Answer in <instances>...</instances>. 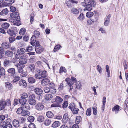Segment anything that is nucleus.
Wrapping results in <instances>:
<instances>
[{"mask_svg": "<svg viewBox=\"0 0 128 128\" xmlns=\"http://www.w3.org/2000/svg\"><path fill=\"white\" fill-rule=\"evenodd\" d=\"M27 62V59L25 58H20L19 60L20 64H26Z\"/></svg>", "mask_w": 128, "mask_h": 128, "instance_id": "obj_21", "label": "nucleus"}, {"mask_svg": "<svg viewBox=\"0 0 128 128\" xmlns=\"http://www.w3.org/2000/svg\"><path fill=\"white\" fill-rule=\"evenodd\" d=\"M51 122V120L47 119L44 121V124L45 125L48 126L50 124Z\"/></svg>", "mask_w": 128, "mask_h": 128, "instance_id": "obj_47", "label": "nucleus"}, {"mask_svg": "<svg viewBox=\"0 0 128 128\" xmlns=\"http://www.w3.org/2000/svg\"><path fill=\"white\" fill-rule=\"evenodd\" d=\"M28 126L29 128H36V126L33 123L30 124Z\"/></svg>", "mask_w": 128, "mask_h": 128, "instance_id": "obj_64", "label": "nucleus"}, {"mask_svg": "<svg viewBox=\"0 0 128 128\" xmlns=\"http://www.w3.org/2000/svg\"><path fill=\"white\" fill-rule=\"evenodd\" d=\"M35 93L37 94L40 95L42 94L43 90L40 88H36L34 89Z\"/></svg>", "mask_w": 128, "mask_h": 128, "instance_id": "obj_23", "label": "nucleus"}, {"mask_svg": "<svg viewBox=\"0 0 128 128\" xmlns=\"http://www.w3.org/2000/svg\"><path fill=\"white\" fill-rule=\"evenodd\" d=\"M5 54L6 56L12 57L13 56V52L10 50H7L6 51Z\"/></svg>", "mask_w": 128, "mask_h": 128, "instance_id": "obj_25", "label": "nucleus"}, {"mask_svg": "<svg viewBox=\"0 0 128 128\" xmlns=\"http://www.w3.org/2000/svg\"><path fill=\"white\" fill-rule=\"evenodd\" d=\"M28 80L29 82L31 84L34 83L36 82L34 78L31 76H30L28 77Z\"/></svg>", "mask_w": 128, "mask_h": 128, "instance_id": "obj_30", "label": "nucleus"}, {"mask_svg": "<svg viewBox=\"0 0 128 128\" xmlns=\"http://www.w3.org/2000/svg\"><path fill=\"white\" fill-rule=\"evenodd\" d=\"M76 86L77 89H80L82 87L80 82L79 81L77 82L76 84Z\"/></svg>", "mask_w": 128, "mask_h": 128, "instance_id": "obj_51", "label": "nucleus"}, {"mask_svg": "<svg viewBox=\"0 0 128 128\" xmlns=\"http://www.w3.org/2000/svg\"><path fill=\"white\" fill-rule=\"evenodd\" d=\"M30 114V112L26 110H24L22 111L21 115L22 116H27Z\"/></svg>", "mask_w": 128, "mask_h": 128, "instance_id": "obj_39", "label": "nucleus"}, {"mask_svg": "<svg viewBox=\"0 0 128 128\" xmlns=\"http://www.w3.org/2000/svg\"><path fill=\"white\" fill-rule=\"evenodd\" d=\"M8 12L7 8H6L3 9L0 13V14L2 16L6 15L7 14Z\"/></svg>", "mask_w": 128, "mask_h": 128, "instance_id": "obj_32", "label": "nucleus"}, {"mask_svg": "<svg viewBox=\"0 0 128 128\" xmlns=\"http://www.w3.org/2000/svg\"><path fill=\"white\" fill-rule=\"evenodd\" d=\"M18 31L16 27L12 28L7 30V33L11 36H14L16 33Z\"/></svg>", "mask_w": 128, "mask_h": 128, "instance_id": "obj_5", "label": "nucleus"}, {"mask_svg": "<svg viewBox=\"0 0 128 128\" xmlns=\"http://www.w3.org/2000/svg\"><path fill=\"white\" fill-rule=\"evenodd\" d=\"M33 47L32 46H29L26 49V51L27 52H29L32 50Z\"/></svg>", "mask_w": 128, "mask_h": 128, "instance_id": "obj_63", "label": "nucleus"}, {"mask_svg": "<svg viewBox=\"0 0 128 128\" xmlns=\"http://www.w3.org/2000/svg\"><path fill=\"white\" fill-rule=\"evenodd\" d=\"M64 83H63V82L62 83H61L60 85L59 86L58 88V90H62L64 88Z\"/></svg>", "mask_w": 128, "mask_h": 128, "instance_id": "obj_56", "label": "nucleus"}, {"mask_svg": "<svg viewBox=\"0 0 128 128\" xmlns=\"http://www.w3.org/2000/svg\"><path fill=\"white\" fill-rule=\"evenodd\" d=\"M5 70L3 68H0V78L2 76L4 75L5 74Z\"/></svg>", "mask_w": 128, "mask_h": 128, "instance_id": "obj_34", "label": "nucleus"}, {"mask_svg": "<svg viewBox=\"0 0 128 128\" xmlns=\"http://www.w3.org/2000/svg\"><path fill=\"white\" fill-rule=\"evenodd\" d=\"M60 44L56 45L55 47L54 51V52H56L58 50L60 47Z\"/></svg>", "mask_w": 128, "mask_h": 128, "instance_id": "obj_57", "label": "nucleus"}, {"mask_svg": "<svg viewBox=\"0 0 128 128\" xmlns=\"http://www.w3.org/2000/svg\"><path fill=\"white\" fill-rule=\"evenodd\" d=\"M84 14L83 13H81L80 15L78 17V19L80 20H82L84 19Z\"/></svg>", "mask_w": 128, "mask_h": 128, "instance_id": "obj_55", "label": "nucleus"}, {"mask_svg": "<svg viewBox=\"0 0 128 128\" xmlns=\"http://www.w3.org/2000/svg\"><path fill=\"white\" fill-rule=\"evenodd\" d=\"M7 72L11 76H14L16 74V70L14 68H10L8 69Z\"/></svg>", "mask_w": 128, "mask_h": 128, "instance_id": "obj_8", "label": "nucleus"}, {"mask_svg": "<svg viewBox=\"0 0 128 128\" xmlns=\"http://www.w3.org/2000/svg\"><path fill=\"white\" fill-rule=\"evenodd\" d=\"M21 107L22 109V110H29L30 108L28 104H24L22 105Z\"/></svg>", "mask_w": 128, "mask_h": 128, "instance_id": "obj_22", "label": "nucleus"}, {"mask_svg": "<svg viewBox=\"0 0 128 128\" xmlns=\"http://www.w3.org/2000/svg\"><path fill=\"white\" fill-rule=\"evenodd\" d=\"M85 2H88L85 8L86 10L88 11L91 10L92 7H94L96 5L95 2L92 0H85Z\"/></svg>", "mask_w": 128, "mask_h": 128, "instance_id": "obj_3", "label": "nucleus"}, {"mask_svg": "<svg viewBox=\"0 0 128 128\" xmlns=\"http://www.w3.org/2000/svg\"><path fill=\"white\" fill-rule=\"evenodd\" d=\"M18 121L20 124L24 123L25 122V118L22 117H19L18 118Z\"/></svg>", "mask_w": 128, "mask_h": 128, "instance_id": "obj_40", "label": "nucleus"}, {"mask_svg": "<svg viewBox=\"0 0 128 128\" xmlns=\"http://www.w3.org/2000/svg\"><path fill=\"white\" fill-rule=\"evenodd\" d=\"M9 46V43L7 42H5L2 43V47L3 48H8Z\"/></svg>", "mask_w": 128, "mask_h": 128, "instance_id": "obj_35", "label": "nucleus"}, {"mask_svg": "<svg viewBox=\"0 0 128 128\" xmlns=\"http://www.w3.org/2000/svg\"><path fill=\"white\" fill-rule=\"evenodd\" d=\"M27 119L28 121L30 122H32L34 121V118L33 116H30L28 117Z\"/></svg>", "mask_w": 128, "mask_h": 128, "instance_id": "obj_43", "label": "nucleus"}, {"mask_svg": "<svg viewBox=\"0 0 128 128\" xmlns=\"http://www.w3.org/2000/svg\"><path fill=\"white\" fill-rule=\"evenodd\" d=\"M50 93L53 94H55L56 92V90L54 88H50Z\"/></svg>", "mask_w": 128, "mask_h": 128, "instance_id": "obj_61", "label": "nucleus"}, {"mask_svg": "<svg viewBox=\"0 0 128 128\" xmlns=\"http://www.w3.org/2000/svg\"><path fill=\"white\" fill-rule=\"evenodd\" d=\"M19 15V13L17 12H12L11 13L10 15L11 16L13 17L14 18H15L16 20L17 21V22L14 23L13 24L18 26L21 24V23L20 21V18Z\"/></svg>", "mask_w": 128, "mask_h": 128, "instance_id": "obj_2", "label": "nucleus"}, {"mask_svg": "<svg viewBox=\"0 0 128 128\" xmlns=\"http://www.w3.org/2000/svg\"><path fill=\"white\" fill-rule=\"evenodd\" d=\"M22 56V55L18 53L15 54V57L17 59H19L20 58H21Z\"/></svg>", "mask_w": 128, "mask_h": 128, "instance_id": "obj_62", "label": "nucleus"}, {"mask_svg": "<svg viewBox=\"0 0 128 128\" xmlns=\"http://www.w3.org/2000/svg\"><path fill=\"white\" fill-rule=\"evenodd\" d=\"M50 82V80L48 79H44L42 80L41 84L43 86H46L49 84Z\"/></svg>", "mask_w": 128, "mask_h": 128, "instance_id": "obj_9", "label": "nucleus"}, {"mask_svg": "<svg viewBox=\"0 0 128 128\" xmlns=\"http://www.w3.org/2000/svg\"><path fill=\"white\" fill-rule=\"evenodd\" d=\"M26 30L25 28H22L19 31V34L21 35L24 34L25 33Z\"/></svg>", "mask_w": 128, "mask_h": 128, "instance_id": "obj_48", "label": "nucleus"}, {"mask_svg": "<svg viewBox=\"0 0 128 128\" xmlns=\"http://www.w3.org/2000/svg\"><path fill=\"white\" fill-rule=\"evenodd\" d=\"M79 109L78 108H74L72 110V113L74 114H78Z\"/></svg>", "mask_w": 128, "mask_h": 128, "instance_id": "obj_59", "label": "nucleus"}, {"mask_svg": "<svg viewBox=\"0 0 128 128\" xmlns=\"http://www.w3.org/2000/svg\"><path fill=\"white\" fill-rule=\"evenodd\" d=\"M35 106L36 109L38 111H40L42 110L44 108V104L41 103H38Z\"/></svg>", "mask_w": 128, "mask_h": 128, "instance_id": "obj_7", "label": "nucleus"}, {"mask_svg": "<svg viewBox=\"0 0 128 128\" xmlns=\"http://www.w3.org/2000/svg\"><path fill=\"white\" fill-rule=\"evenodd\" d=\"M5 101L3 100H0V110H3L6 106Z\"/></svg>", "mask_w": 128, "mask_h": 128, "instance_id": "obj_20", "label": "nucleus"}, {"mask_svg": "<svg viewBox=\"0 0 128 128\" xmlns=\"http://www.w3.org/2000/svg\"><path fill=\"white\" fill-rule=\"evenodd\" d=\"M44 50L43 48L41 46L39 47L35 48V50L36 52L38 54H40Z\"/></svg>", "mask_w": 128, "mask_h": 128, "instance_id": "obj_17", "label": "nucleus"}, {"mask_svg": "<svg viewBox=\"0 0 128 128\" xmlns=\"http://www.w3.org/2000/svg\"><path fill=\"white\" fill-rule=\"evenodd\" d=\"M94 15V13L91 12H87L86 14V16L88 18H90Z\"/></svg>", "mask_w": 128, "mask_h": 128, "instance_id": "obj_45", "label": "nucleus"}, {"mask_svg": "<svg viewBox=\"0 0 128 128\" xmlns=\"http://www.w3.org/2000/svg\"><path fill=\"white\" fill-rule=\"evenodd\" d=\"M16 19L14 18L13 17L10 16L7 19L11 23H15L17 22L16 20Z\"/></svg>", "mask_w": 128, "mask_h": 128, "instance_id": "obj_38", "label": "nucleus"}, {"mask_svg": "<svg viewBox=\"0 0 128 128\" xmlns=\"http://www.w3.org/2000/svg\"><path fill=\"white\" fill-rule=\"evenodd\" d=\"M47 116L49 118H51L53 116V114L51 111H48L46 113Z\"/></svg>", "mask_w": 128, "mask_h": 128, "instance_id": "obj_41", "label": "nucleus"}, {"mask_svg": "<svg viewBox=\"0 0 128 128\" xmlns=\"http://www.w3.org/2000/svg\"><path fill=\"white\" fill-rule=\"evenodd\" d=\"M26 52L25 49L23 48H19L17 51L18 53L19 54L23 56V54Z\"/></svg>", "mask_w": 128, "mask_h": 128, "instance_id": "obj_24", "label": "nucleus"}, {"mask_svg": "<svg viewBox=\"0 0 128 128\" xmlns=\"http://www.w3.org/2000/svg\"><path fill=\"white\" fill-rule=\"evenodd\" d=\"M27 100L26 99H24V98L22 99L20 98L19 99V102L22 105L24 104H25Z\"/></svg>", "mask_w": 128, "mask_h": 128, "instance_id": "obj_37", "label": "nucleus"}, {"mask_svg": "<svg viewBox=\"0 0 128 128\" xmlns=\"http://www.w3.org/2000/svg\"><path fill=\"white\" fill-rule=\"evenodd\" d=\"M68 119V115L67 114H65L62 118V122L64 123H66Z\"/></svg>", "mask_w": 128, "mask_h": 128, "instance_id": "obj_19", "label": "nucleus"}, {"mask_svg": "<svg viewBox=\"0 0 128 128\" xmlns=\"http://www.w3.org/2000/svg\"><path fill=\"white\" fill-rule=\"evenodd\" d=\"M29 99L28 100L29 104L32 105H34L36 104V102L35 100L36 97L34 94L30 95L29 96Z\"/></svg>", "mask_w": 128, "mask_h": 128, "instance_id": "obj_4", "label": "nucleus"}, {"mask_svg": "<svg viewBox=\"0 0 128 128\" xmlns=\"http://www.w3.org/2000/svg\"><path fill=\"white\" fill-rule=\"evenodd\" d=\"M63 83H66L67 85L69 86L73 85L74 84V82L72 81L70 79L66 78V79L65 81H63Z\"/></svg>", "mask_w": 128, "mask_h": 128, "instance_id": "obj_10", "label": "nucleus"}, {"mask_svg": "<svg viewBox=\"0 0 128 128\" xmlns=\"http://www.w3.org/2000/svg\"><path fill=\"white\" fill-rule=\"evenodd\" d=\"M82 119V118L80 116H76V124H78L81 121Z\"/></svg>", "mask_w": 128, "mask_h": 128, "instance_id": "obj_44", "label": "nucleus"}, {"mask_svg": "<svg viewBox=\"0 0 128 128\" xmlns=\"http://www.w3.org/2000/svg\"><path fill=\"white\" fill-rule=\"evenodd\" d=\"M12 124L14 127L16 128L19 127L20 126L19 121L16 119L13 120Z\"/></svg>", "mask_w": 128, "mask_h": 128, "instance_id": "obj_12", "label": "nucleus"}, {"mask_svg": "<svg viewBox=\"0 0 128 128\" xmlns=\"http://www.w3.org/2000/svg\"><path fill=\"white\" fill-rule=\"evenodd\" d=\"M13 76V79L12 81V83H14L17 82L20 79V77L18 76Z\"/></svg>", "mask_w": 128, "mask_h": 128, "instance_id": "obj_26", "label": "nucleus"}, {"mask_svg": "<svg viewBox=\"0 0 128 128\" xmlns=\"http://www.w3.org/2000/svg\"><path fill=\"white\" fill-rule=\"evenodd\" d=\"M35 36H32L30 40V43L31 45L34 46L35 45V42L36 41V38Z\"/></svg>", "mask_w": 128, "mask_h": 128, "instance_id": "obj_16", "label": "nucleus"}, {"mask_svg": "<svg viewBox=\"0 0 128 128\" xmlns=\"http://www.w3.org/2000/svg\"><path fill=\"white\" fill-rule=\"evenodd\" d=\"M120 107L118 105L114 106V107L112 108V110L113 112H114L116 114L120 110Z\"/></svg>", "mask_w": 128, "mask_h": 128, "instance_id": "obj_18", "label": "nucleus"}, {"mask_svg": "<svg viewBox=\"0 0 128 128\" xmlns=\"http://www.w3.org/2000/svg\"><path fill=\"white\" fill-rule=\"evenodd\" d=\"M5 86L7 89L9 90L12 89L13 87L12 84L9 82L5 83Z\"/></svg>", "mask_w": 128, "mask_h": 128, "instance_id": "obj_11", "label": "nucleus"}, {"mask_svg": "<svg viewBox=\"0 0 128 128\" xmlns=\"http://www.w3.org/2000/svg\"><path fill=\"white\" fill-rule=\"evenodd\" d=\"M77 2L74 0H67L66 2V4L69 7H71L72 4V3H77Z\"/></svg>", "mask_w": 128, "mask_h": 128, "instance_id": "obj_13", "label": "nucleus"}, {"mask_svg": "<svg viewBox=\"0 0 128 128\" xmlns=\"http://www.w3.org/2000/svg\"><path fill=\"white\" fill-rule=\"evenodd\" d=\"M50 88H49L46 86L44 88V90L46 93H48L50 91Z\"/></svg>", "mask_w": 128, "mask_h": 128, "instance_id": "obj_53", "label": "nucleus"}, {"mask_svg": "<svg viewBox=\"0 0 128 128\" xmlns=\"http://www.w3.org/2000/svg\"><path fill=\"white\" fill-rule=\"evenodd\" d=\"M71 12L74 14H78L79 13V11L76 8H72L71 9Z\"/></svg>", "mask_w": 128, "mask_h": 128, "instance_id": "obj_27", "label": "nucleus"}, {"mask_svg": "<svg viewBox=\"0 0 128 128\" xmlns=\"http://www.w3.org/2000/svg\"><path fill=\"white\" fill-rule=\"evenodd\" d=\"M44 118L42 116H39L38 118V120L40 122H42L44 121Z\"/></svg>", "mask_w": 128, "mask_h": 128, "instance_id": "obj_49", "label": "nucleus"}, {"mask_svg": "<svg viewBox=\"0 0 128 128\" xmlns=\"http://www.w3.org/2000/svg\"><path fill=\"white\" fill-rule=\"evenodd\" d=\"M52 97V95L51 94H47L44 96L45 98L47 100H51Z\"/></svg>", "mask_w": 128, "mask_h": 128, "instance_id": "obj_28", "label": "nucleus"}, {"mask_svg": "<svg viewBox=\"0 0 128 128\" xmlns=\"http://www.w3.org/2000/svg\"><path fill=\"white\" fill-rule=\"evenodd\" d=\"M63 100L62 99L58 96H57L56 98L55 102L58 104L61 103Z\"/></svg>", "mask_w": 128, "mask_h": 128, "instance_id": "obj_29", "label": "nucleus"}, {"mask_svg": "<svg viewBox=\"0 0 128 128\" xmlns=\"http://www.w3.org/2000/svg\"><path fill=\"white\" fill-rule=\"evenodd\" d=\"M60 122L58 121L54 122L52 125V126L54 128H56L60 125Z\"/></svg>", "mask_w": 128, "mask_h": 128, "instance_id": "obj_31", "label": "nucleus"}, {"mask_svg": "<svg viewBox=\"0 0 128 128\" xmlns=\"http://www.w3.org/2000/svg\"><path fill=\"white\" fill-rule=\"evenodd\" d=\"M2 125L3 128H12V126L10 123V122H6L2 121Z\"/></svg>", "mask_w": 128, "mask_h": 128, "instance_id": "obj_6", "label": "nucleus"}, {"mask_svg": "<svg viewBox=\"0 0 128 128\" xmlns=\"http://www.w3.org/2000/svg\"><path fill=\"white\" fill-rule=\"evenodd\" d=\"M11 61L5 59L4 62V65L5 66H9L10 65Z\"/></svg>", "mask_w": 128, "mask_h": 128, "instance_id": "obj_33", "label": "nucleus"}, {"mask_svg": "<svg viewBox=\"0 0 128 128\" xmlns=\"http://www.w3.org/2000/svg\"><path fill=\"white\" fill-rule=\"evenodd\" d=\"M66 72V70L65 69V68L64 67H61L60 68V73L61 74L64 72L65 73Z\"/></svg>", "mask_w": 128, "mask_h": 128, "instance_id": "obj_58", "label": "nucleus"}, {"mask_svg": "<svg viewBox=\"0 0 128 128\" xmlns=\"http://www.w3.org/2000/svg\"><path fill=\"white\" fill-rule=\"evenodd\" d=\"M20 86H24L26 87L27 86V83L26 81L24 80H21L18 82Z\"/></svg>", "mask_w": 128, "mask_h": 128, "instance_id": "obj_15", "label": "nucleus"}, {"mask_svg": "<svg viewBox=\"0 0 128 128\" xmlns=\"http://www.w3.org/2000/svg\"><path fill=\"white\" fill-rule=\"evenodd\" d=\"M25 66L24 64H20L19 66L16 65L18 67V72H19L22 73L23 72V68Z\"/></svg>", "mask_w": 128, "mask_h": 128, "instance_id": "obj_14", "label": "nucleus"}, {"mask_svg": "<svg viewBox=\"0 0 128 128\" xmlns=\"http://www.w3.org/2000/svg\"><path fill=\"white\" fill-rule=\"evenodd\" d=\"M23 110L22 109V107H21V108H19L16 111V112L18 114H21Z\"/></svg>", "mask_w": 128, "mask_h": 128, "instance_id": "obj_60", "label": "nucleus"}, {"mask_svg": "<svg viewBox=\"0 0 128 128\" xmlns=\"http://www.w3.org/2000/svg\"><path fill=\"white\" fill-rule=\"evenodd\" d=\"M47 76V72L46 70H42L40 69L36 70L35 78L38 79L42 80L46 77Z\"/></svg>", "mask_w": 128, "mask_h": 128, "instance_id": "obj_1", "label": "nucleus"}, {"mask_svg": "<svg viewBox=\"0 0 128 128\" xmlns=\"http://www.w3.org/2000/svg\"><path fill=\"white\" fill-rule=\"evenodd\" d=\"M40 34V33L37 30H35L34 31V36H36V37H38Z\"/></svg>", "mask_w": 128, "mask_h": 128, "instance_id": "obj_54", "label": "nucleus"}, {"mask_svg": "<svg viewBox=\"0 0 128 128\" xmlns=\"http://www.w3.org/2000/svg\"><path fill=\"white\" fill-rule=\"evenodd\" d=\"M10 26V24L7 23L5 22L3 23L1 25L2 28L4 29H7Z\"/></svg>", "mask_w": 128, "mask_h": 128, "instance_id": "obj_36", "label": "nucleus"}, {"mask_svg": "<svg viewBox=\"0 0 128 128\" xmlns=\"http://www.w3.org/2000/svg\"><path fill=\"white\" fill-rule=\"evenodd\" d=\"M21 98L22 99H26V98L28 97V96L26 93L24 92L21 95Z\"/></svg>", "mask_w": 128, "mask_h": 128, "instance_id": "obj_52", "label": "nucleus"}, {"mask_svg": "<svg viewBox=\"0 0 128 128\" xmlns=\"http://www.w3.org/2000/svg\"><path fill=\"white\" fill-rule=\"evenodd\" d=\"M75 108V105L74 103H71L69 104L68 108H70L72 111Z\"/></svg>", "mask_w": 128, "mask_h": 128, "instance_id": "obj_46", "label": "nucleus"}, {"mask_svg": "<svg viewBox=\"0 0 128 128\" xmlns=\"http://www.w3.org/2000/svg\"><path fill=\"white\" fill-rule=\"evenodd\" d=\"M28 67L30 70L31 71L33 72L34 71L35 66L34 64H31L28 65Z\"/></svg>", "mask_w": 128, "mask_h": 128, "instance_id": "obj_42", "label": "nucleus"}, {"mask_svg": "<svg viewBox=\"0 0 128 128\" xmlns=\"http://www.w3.org/2000/svg\"><path fill=\"white\" fill-rule=\"evenodd\" d=\"M92 110L91 108H88L86 111V114L88 116H90L91 114Z\"/></svg>", "mask_w": 128, "mask_h": 128, "instance_id": "obj_50", "label": "nucleus"}]
</instances>
